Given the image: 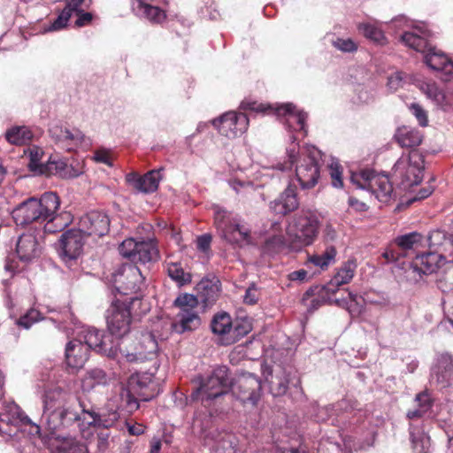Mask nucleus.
<instances>
[{
  "mask_svg": "<svg viewBox=\"0 0 453 453\" xmlns=\"http://www.w3.org/2000/svg\"><path fill=\"white\" fill-rule=\"evenodd\" d=\"M395 138L401 147L412 148L421 143L423 135L416 128L402 127L397 129Z\"/></svg>",
  "mask_w": 453,
  "mask_h": 453,
  "instance_id": "34",
  "label": "nucleus"
},
{
  "mask_svg": "<svg viewBox=\"0 0 453 453\" xmlns=\"http://www.w3.org/2000/svg\"><path fill=\"white\" fill-rule=\"evenodd\" d=\"M350 180L358 188L370 190L382 203H387L391 198L393 186L387 175L376 174L371 170H362L353 173Z\"/></svg>",
  "mask_w": 453,
  "mask_h": 453,
  "instance_id": "10",
  "label": "nucleus"
},
{
  "mask_svg": "<svg viewBox=\"0 0 453 453\" xmlns=\"http://www.w3.org/2000/svg\"><path fill=\"white\" fill-rule=\"evenodd\" d=\"M240 108L244 111H254L257 113H275V108L271 104H265L250 99H245L241 103Z\"/></svg>",
  "mask_w": 453,
  "mask_h": 453,
  "instance_id": "49",
  "label": "nucleus"
},
{
  "mask_svg": "<svg viewBox=\"0 0 453 453\" xmlns=\"http://www.w3.org/2000/svg\"><path fill=\"white\" fill-rule=\"evenodd\" d=\"M81 337L84 340V345L88 346V350L93 349L98 353L108 357L115 356L119 346L114 345L111 336L105 335L103 331L94 327L84 328L81 333Z\"/></svg>",
  "mask_w": 453,
  "mask_h": 453,
  "instance_id": "16",
  "label": "nucleus"
},
{
  "mask_svg": "<svg viewBox=\"0 0 453 453\" xmlns=\"http://www.w3.org/2000/svg\"><path fill=\"white\" fill-rule=\"evenodd\" d=\"M334 45L344 52H352L357 50V44L350 39H337L334 42Z\"/></svg>",
  "mask_w": 453,
  "mask_h": 453,
  "instance_id": "60",
  "label": "nucleus"
},
{
  "mask_svg": "<svg viewBox=\"0 0 453 453\" xmlns=\"http://www.w3.org/2000/svg\"><path fill=\"white\" fill-rule=\"evenodd\" d=\"M72 15L67 10L63 9L58 18L51 23L49 31H58L65 27Z\"/></svg>",
  "mask_w": 453,
  "mask_h": 453,
  "instance_id": "58",
  "label": "nucleus"
},
{
  "mask_svg": "<svg viewBox=\"0 0 453 453\" xmlns=\"http://www.w3.org/2000/svg\"><path fill=\"white\" fill-rule=\"evenodd\" d=\"M143 280L141 270L134 264H123L112 274L115 288L123 295L140 290Z\"/></svg>",
  "mask_w": 453,
  "mask_h": 453,
  "instance_id": "12",
  "label": "nucleus"
},
{
  "mask_svg": "<svg viewBox=\"0 0 453 453\" xmlns=\"http://www.w3.org/2000/svg\"><path fill=\"white\" fill-rule=\"evenodd\" d=\"M159 393V382L150 372L132 374L127 386H121L117 408L133 413L139 409L138 398L150 401Z\"/></svg>",
  "mask_w": 453,
  "mask_h": 453,
  "instance_id": "4",
  "label": "nucleus"
},
{
  "mask_svg": "<svg viewBox=\"0 0 453 453\" xmlns=\"http://www.w3.org/2000/svg\"><path fill=\"white\" fill-rule=\"evenodd\" d=\"M271 383V389L275 395H283L287 391V381L285 380H278L277 382L272 380L270 381Z\"/></svg>",
  "mask_w": 453,
  "mask_h": 453,
  "instance_id": "63",
  "label": "nucleus"
},
{
  "mask_svg": "<svg viewBox=\"0 0 453 453\" xmlns=\"http://www.w3.org/2000/svg\"><path fill=\"white\" fill-rule=\"evenodd\" d=\"M110 434L107 431H102L97 434L96 447L102 453L105 452L111 445Z\"/></svg>",
  "mask_w": 453,
  "mask_h": 453,
  "instance_id": "59",
  "label": "nucleus"
},
{
  "mask_svg": "<svg viewBox=\"0 0 453 453\" xmlns=\"http://www.w3.org/2000/svg\"><path fill=\"white\" fill-rule=\"evenodd\" d=\"M106 319L108 329L112 336L122 338L130 332L131 312L125 302H112L107 310Z\"/></svg>",
  "mask_w": 453,
  "mask_h": 453,
  "instance_id": "13",
  "label": "nucleus"
},
{
  "mask_svg": "<svg viewBox=\"0 0 453 453\" xmlns=\"http://www.w3.org/2000/svg\"><path fill=\"white\" fill-rule=\"evenodd\" d=\"M250 330L249 325L242 324L239 321L233 322L230 334L225 340V345H230L237 342L240 338L246 335Z\"/></svg>",
  "mask_w": 453,
  "mask_h": 453,
  "instance_id": "50",
  "label": "nucleus"
},
{
  "mask_svg": "<svg viewBox=\"0 0 453 453\" xmlns=\"http://www.w3.org/2000/svg\"><path fill=\"white\" fill-rule=\"evenodd\" d=\"M111 379L108 374L100 368L88 370L81 379L83 391H91L98 386H106Z\"/></svg>",
  "mask_w": 453,
  "mask_h": 453,
  "instance_id": "33",
  "label": "nucleus"
},
{
  "mask_svg": "<svg viewBox=\"0 0 453 453\" xmlns=\"http://www.w3.org/2000/svg\"><path fill=\"white\" fill-rule=\"evenodd\" d=\"M196 289L199 293L201 301L205 305L212 304L216 301L219 291V286L208 280H201L198 283Z\"/></svg>",
  "mask_w": 453,
  "mask_h": 453,
  "instance_id": "40",
  "label": "nucleus"
},
{
  "mask_svg": "<svg viewBox=\"0 0 453 453\" xmlns=\"http://www.w3.org/2000/svg\"><path fill=\"white\" fill-rule=\"evenodd\" d=\"M407 79V75L402 72H395L388 78V89L392 91H396L400 88L403 86L405 81Z\"/></svg>",
  "mask_w": 453,
  "mask_h": 453,
  "instance_id": "55",
  "label": "nucleus"
},
{
  "mask_svg": "<svg viewBox=\"0 0 453 453\" xmlns=\"http://www.w3.org/2000/svg\"><path fill=\"white\" fill-rule=\"evenodd\" d=\"M19 424L11 421H4L0 418V434L4 437H13L19 430Z\"/></svg>",
  "mask_w": 453,
  "mask_h": 453,
  "instance_id": "56",
  "label": "nucleus"
},
{
  "mask_svg": "<svg viewBox=\"0 0 453 453\" xmlns=\"http://www.w3.org/2000/svg\"><path fill=\"white\" fill-rule=\"evenodd\" d=\"M198 303V297L192 294H182L174 300V305L180 309L172 323L174 332L195 331L201 326V319L196 311Z\"/></svg>",
  "mask_w": 453,
  "mask_h": 453,
  "instance_id": "8",
  "label": "nucleus"
},
{
  "mask_svg": "<svg viewBox=\"0 0 453 453\" xmlns=\"http://www.w3.org/2000/svg\"><path fill=\"white\" fill-rule=\"evenodd\" d=\"M431 378L443 388L453 382V355L442 353L437 357Z\"/></svg>",
  "mask_w": 453,
  "mask_h": 453,
  "instance_id": "22",
  "label": "nucleus"
},
{
  "mask_svg": "<svg viewBox=\"0 0 453 453\" xmlns=\"http://www.w3.org/2000/svg\"><path fill=\"white\" fill-rule=\"evenodd\" d=\"M356 268L357 264L354 260L345 262L328 283L327 289L332 290V288H338L350 282L354 277Z\"/></svg>",
  "mask_w": 453,
  "mask_h": 453,
  "instance_id": "36",
  "label": "nucleus"
},
{
  "mask_svg": "<svg viewBox=\"0 0 453 453\" xmlns=\"http://www.w3.org/2000/svg\"><path fill=\"white\" fill-rule=\"evenodd\" d=\"M429 36V31L416 27L411 32H405L402 35V41L406 46L424 53L425 62L431 69L441 72L446 75L452 74L453 62L445 54L430 45Z\"/></svg>",
  "mask_w": 453,
  "mask_h": 453,
  "instance_id": "5",
  "label": "nucleus"
},
{
  "mask_svg": "<svg viewBox=\"0 0 453 453\" xmlns=\"http://www.w3.org/2000/svg\"><path fill=\"white\" fill-rule=\"evenodd\" d=\"M160 180L159 171H150L140 176L130 173L126 176L127 182L139 192L150 193L157 190Z\"/></svg>",
  "mask_w": 453,
  "mask_h": 453,
  "instance_id": "27",
  "label": "nucleus"
},
{
  "mask_svg": "<svg viewBox=\"0 0 453 453\" xmlns=\"http://www.w3.org/2000/svg\"><path fill=\"white\" fill-rule=\"evenodd\" d=\"M134 262L148 263L158 259V250L153 241L140 242Z\"/></svg>",
  "mask_w": 453,
  "mask_h": 453,
  "instance_id": "38",
  "label": "nucleus"
},
{
  "mask_svg": "<svg viewBox=\"0 0 453 453\" xmlns=\"http://www.w3.org/2000/svg\"><path fill=\"white\" fill-rule=\"evenodd\" d=\"M221 238L231 244L248 245L251 242L250 229L240 224L238 219L233 226H230L227 231H225Z\"/></svg>",
  "mask_w": 453,
  "mask_h": 453,
  "instance_id": "32",
  "label": "nucleus"
},
{
  "mask_svg": "<svg viewBox=\"0 0 453 453\" xmlns=\"http://www.w3.org/2000/svg\"><path fill=\"white\" fill-rule=\"evenodd\" d=\"M424 159L417 150L403 155L393 166V175L404 188L418 185L423 179Z\"/></svg>",
  "mask_w": 453,
  "mask_h": 453,
  "instance_id": "9",
  "label": "nucleus"
},
{
  "mask_svg": "<svg viewBox=\"0 0 453 453\" xmlns=\"http://www.w3.org/2000/svg\"><path fill=\"white\" fill-rule=\"evenodd\" d=\"M422 92L443 111L453 110V93L441 91L435 83H424Z\"/></svg>",
  "mask_w": 453,
  "mask_h": 453,
  "instance_id": "30",
  "label": "nucleus"
},
{
  "mask_svg": "<svg viewBox=\"0 0 453 453\" xmlns=\"http://www.w3.org/2000/svg\"><path fill=\"white\" fill-rule=\"evenodd\" d=\"M422 242V235L418 232H411L395 239V246L388 248L383 257L388 262H396L401 257H406L416 249Z\"/></svg>",
  "mask_w": 453,
  "mask_h": 453,
  "instance_id": "19",
  "label": "nucleus"
},
{
  "mask_svg": "<svg viewBox=\"0 0 453 453\" xmlns=\"http://www.w3.org/2000/svg\"><path fill=\"white\" fill-rule=\"evenodd\" d=\"M212 125L221 134L228 138H235L248 129L249 118L242 112L229 111L214 119Z\"/></svg>",
  "mask_w": 453,
  "mask_h": 453,
  "instance_id": "15",
  "label": "nucleus"
},
{
  "mask_svg": "<svg viewBox=\"0 0 453 453\" xmlns=\"http://www.w3.org/2000/svg\"><path fill=\"white\" fill-rule=\"evenodd\" d=\"M239 389L242 401L252 403L257 402L260 396L261 381L250 373L242 375L234 385Z\"/></svg>",
  "mask_w": 453,
  "mask_h": 453,
  "instance_id": "28",
  "label": "nucleus"
},
{
  "mask_svg": "<svg viewBox=\"0 0 453 453\" xmlns=\"http://www.w3.org/2000/svg\"><path fill=\"white\" fill-rule=\"evenodd\" d=\"M211 209L213 211L214 226L216 227L220 237H222L225 234V231H227L230 226H233L238 220V219L234 217L232 212L219 205H213Z\"/></svg>",
  "mask_w": 453,
  "mask_h": 453,
  "instance_id": "35",
  "label": "nucleus"
},
{
  "mask_svg": "<svg viewBox=\"0 0 453 453\" xmlns=\"http://www.w3.org/2000/svg\"><path fill=\"white\" fill-rule=\"evenodd\" d=\"M211 234H202L196 239V247L200 251L206 253L211 248Z\"/></svg>",
  "mask_w": 453,
  "mask_h": 453,
  "instance_id": "62",
  "label": "nucleus"
},
{
  "mask_svg": "<svg viewBox=\"0 0 453 453\" xmlns=\"http://www.w3.org/2000/svg\"><path fill=\"white\" fill-rule=\"evenodd\" d=\"M51 453H86L84 447L71 436H53L48 441Z\"/></svg>",
  "mask_w": 453,
  "mask_h": 453,
  "instance_id": "31",
  "label": "nucleus"
},
{
  "mask_svg": "<svg viewBox=\"0 0 453 453\" xmlns=\"http://www.w3.org/2000/svg\"><path fill=\"white\" fill-rule=\"evenodd\" d=\"M234 436L226 432L211 429L204 435L205 444L211 447L213 453H234Z\"/></svg>",
  "mask_w": 453,
  "mask_h": 453,
  "instance_id": "26",
  "label": "nucleus"
},
{
  "mask_svg": "<svg viewBox=\"0 0 453 453\" xmlns=\"http://www.w3.org/2000/svg\"><path fill=\"white\" fill-rule=\"evenodd\" d=\"M120 354L126 357L128 362H144L156 357L158 346L155 336L150 333H144L141 335L139 342L134 349H129L124 342L119 345Z\"/></svg>",
  "mask_w": 453,
  "mask_h": 453,
  "instance_id": "14",
  "label": "nucleus"
},
{
  "mask_svg": "<svg viewBox=\"0 0 453 453\" xmlns=\"http://www.w3.org/2000/svg\"><path fill=\"white\" fill-rule=\"evenodd\" d=\"M167 273L179 285L183 286L191 281V275L185 273L180 263H168Z\"/></svg>",
  "mask_w": 453,
  "mask_h": 453,
  "instance_id": "46",
  "label": "nucleus"
},
{
  "mask_svg": "<svg viewBox=\"0 0 453 453\" xmlns=\"http://www.w3.org/2000/svg\"><path fill=\"white\" fill-rule=\"evenodd\" d=\"M291 138L292 144L287 149L288 161L279 163L275 167L280 171H286L291 169L296 164V178L301 188L311 189L320 179V166L318 160L319 152L316 150H306L300 154L299 145L295 143L296 138L295 136Z\"/></svg>",
  "mask_w": 453,
  "mask_h": 453,
  "instance_id": "3",
  "label": "nucleus"
},
{
  "mask_svg": "<svg viewBox=\"0 0 453 453\" xmlns=\"http://www.w3.org/2000/svg\"><path fill=\"white\" fill-rule=\"evenodd\" d=\"M449 239V234L445 231L440 229L433 230L428 235L429 247L447 252Z\"/></svg>",
  "mask_w": 453,
  "mask_h": 453,
  "instance_id": "45",
  "label": "nucleus"
},
{
  "mask_svg": "<svg viewBox=\"0 0 453 453\" xmlns=\"http://www.w3.org/2000/svg\"><path fill=\"white\" fill-rule=\"evenodd\" d=\"M299 206L296 196V188L288 185L278 198L270 203V209L277 215L285 216Z\"/></svg>",
  "mask_w": 453,
  "mask_h": 453,
  "instance_id": "24",
  "label": "nucleus"
},
{
  "mask_svg": "<svg viewBox=\"0 0 453 453\" xmlns=\"http://www.w3.org/2000/svg\"><path fill=\"white\" fill-rule=\"evenodd\" d=\"M40 319V312L37 310L30 309L26 314L21 316L17 324L26 329H28L34 323Z\"/></svg>",
  "mask_w": 453,
  "mask_h": 453,
  "instance_id": "54",
  "label": "nucleus"
},
{
  "mask_svg": "<svg viewBox=\"0 0 453 453\" xmlns=\"http://www.w3.org/2000/svg\"><path fill=\"white\" fill-rule=\"evenodd\" d=\"M358 29L363 35L374 42H381L384 39L382 31L372 24L359 25Z\"/></svg>",
  "mask_w": 453,
  "mask_h": 453,
  "instance_id": "52",
  "label": "nucleus"
},
{
  "mask_svg": "<svg viewBox=\"0 0 453 453\" xmlns=\"http://www.w3.org/2000/svg\"><path fill=\"white\" fill-rule=\"evenodd\" d=\"M88 346L84 345L81 340L73 339L65 346V360L70 368H82L88 359Z\"/></svg>",
  "mask_w": 453,
  "mask_h": 453,
  "instance_id": "23",
  "label": "nucleus"
},
{
  "mask_svg": "<svg viewBox=\"0 0 453 453\" xmlns=\"http://www.w3.org/2000/svg\"><path fill=\"white\" fill-rule=\"evenodd\" d=\"M408 108L421 127H426L428 125L427 112L420 104L412 103Z\"/></svg>",
  "mask_w": 453,
  "mask_h": 453,
  "instance_id": "53",
  "label": "nucleus"
},
{
  "mask_svg": "<svg viewBox=\"0 0 453 453\" xmlns=\"http://www.w3.org/2000/svg\"><path fill=\"white\" fill-rule=\"evenodd\" d=\"M258 291L254 284L249 287L243 296V301L247 304H255L258 300Z\"/></svg>",
  "mask_w": 453,
  "mask_h": 453,
  "instance_id": "61",
  "label": "nucleus"
},
{
  "mask_svg": "<svg viewBox=\"0 0 453 453\" xmlns=\"http://www.w3.org/2000/svg\"><path fill=\"white\" fill-rule=\"evenodd\" d=\"M60 200L54 192H45L40 199L28 198L18 205L12 211V218L18 226H27L33 222L43 223L47 233L57 232L54 222L58 219L57 211Z\"/></svg>",
  "mask_w": 453,
  "mask_h": 453,
  "instance_id": "2",
  "label": "nucleus"
},
{
  "mask_svg": "<svg viewBox=\"0 0 453 453\" xmlns=\"http://www.w3.org/2000/svg\"><path fill=\"white\" fill-rule=\"evenodd\" d=\"M319 228L318 217L311 211L296 214L287 228L288 237L295 249L309 246L316 240Z\"/></svg>",
  "mask_w": 453,
  "mask_h": 453,
  "instance_id": "6",
  "label": "nucleus"
},
{
  "mask_svg": "<svg viewBox=\"0 0 453 453\" xmlns=\"http://www.w3.org/2000/svg\"><path fill=\"white\" fill-rule=\"evenodd\" d=\"M110 219L103 211H92L83 215L79 221V229L88 236L101 237L109 232Z\"/></svg>",
  "mask_w": 453,
  "mask_h": 453,
  "instance_id": "18",
  "label": "nucleus"
},
{
  "mask_svg": "<svg viewBox=\"0 0 453 453\" xmlns=\"http://www.w3.org/2000/svg\"><path fill=\"white\" fill-rule=\"evenodd\" d=\"M275 114L286 118V125L290 130L303 131L306 134L305 121L307 113L297 111L293 104H284L275 108Z\"/></svg>",
  "mask_w": 453,
  "mask_h": 453,
  "instance_id": "25",
  "label": "nucleus"
},
{
  "mask_svg": "<svg viewBox=\"0 0 453 453\" xmlns=\"http://www.w3.org/2000/svg\"><path fill=\"white\" fill-rule=\"evenodd\" d=\"M43 151L38 147L28 149L29 162L27 166L31 172L40 174L45 173V165L40 163Z\"/></svg>",
  "mask_w": 453,
  "mask_h": 453,
  "instance_id": "47",
  "label": "nucleus"
},
{
  "mask_svg": "<svg viewBox=\"0 0 453 453\" xmlns=\"http://www.w3.org/2000/svg\"><path fill=\"white\" fill-rule=\"evenodd\" d=\"M49 134L58 146L67 151L75 150L85 141V135L80 130H69L59 124H52Z\"/></svg>",
  "mask_w": 453,
  "mask_h": 453,
  "instance_id": "20",
  "label": "nucleus"
},
{
  "mask_svg": "<svg viewBox=\"0 0 453 453\" xmlns=\"http://www.w3.org/2000/svg\"><path fill=\"white\" fill-rule=\"evenodd\" d=\"M44 174H55L62 178L69 177V166L65 159H53L50 157L45 164Z\"/></svg>",
  "mask_w": 453,
  "mask_h": 453,
  "instance_id": "44",
  "label": "nucleus"
},
{
  "mask_svg": "<svg viewBox=\"0 0 453 453\" xmlns=\"http://www.w3.org/2000/svg\"><path fill=\"white\" fill-rule=\"evenodd\" d=\"M233 386L228 374V368L225 365L218 366L206 380H202L200 387L192 393L194 400H200L204 406L210 402L226 394Z\"/></svg>",
  "mask_w": 453,
  "mask_h": 453,
  "instance_id": "7",
  "label": "nucleus"
},
{
  "mask_svg": "<svg viewBox=\"0 0 453 453\" xmlns=\"http://www.w3.org/2000/svg\"><path fill=\"white\" fill-rule=\"evenodd\" d=\"M139 242L133 238L122 242L119 247V254L134 262Z\"/></svg>",
  "mask_w": 453,
  "mask_h": 453,
  "instance_id": "51",
  "label": "nucleus"
},
{
  "mask_svg": "<svg viewBox=\"0 0 453 453\" xmlns=\"http://www.w3.org/2000/svg\"><path fill=\"white\" fill-rule=\"evenodd\" d=\"M84 234L78 229H70L62 234L59 239V255L67 262L77 259L83 250Z\"/></svg>",
  "mask_w": 453,
  "mask_h": 453,
  "instance_id": "17",
  "label": "nucleus"
},
{
  "mask_svg": "<svg viewBox=\"0 0 453 453\" xmlns=\"http://www.w3.org/2000/svg\"><path fill=\"white\" fill-rule=\"evenodd\" d=\"M416 408L407 413L409 418H420L426 414L432 407L433 400L428 392L424 391L418 394L415 397Z\"/></svg>",
  "mask_w": 453,
  "mask_h": 453,
  "instance_id": "41",
  "label": "nucleus"
},
{
  "mask_svg": "<svg viewBox=\"0 0 453 453\" xmlns=\"http://www.w3.org/2000/svg\"><path fill=\"white\" fill-rule=\"evenodd\" d=\"M232 319L226 312H220L216 314L211 321V330L215 334L222 337V342L225 344V340L229 336L232 327Z\"/></svg>",
  "mask_w": 453,
  "mask_h": 453,
  "instance_id": "37",
  "label": "nucleus"
},
{
  "mask_svg": "<svg viewBox=\"0 0 453 453\" xmlns=\"http://www.w3.org/2000/svg\"><path fill=\"white\" fill-rule=\"evenodd\" d=\"M336 254L337 252L334 246H327L321 254L311 256L308 261L321 270H325L331 264L334 263Z\"/></svg>",
  "mask_w": 453,
  "mask_h": 453,
  "instance_id": "42",
  "label": "nucleus"
},
{
  "mask_svg": "<svg viewBox=\"0 0 453 453\" xmlns=\"http://www.w3.org/2000/svg\"><path fill=\"white\" fill-rule=\"evenodd\" d=\"M448 262L446 257L437 251L417 255L406 270V274L413 281H418L423 275L438 273Z\"/></svg>",
  "mask_w": 453,
  "mask_h": 453,
  "instance_id": "11",
  "label": "nucleus"
},
{
  "mask_svg": "<svg viewBox=\"0 0 453 453\" xmlns=\"http://www.w3.org/2000/svg\"><path fill=\"white\" fill-rule=\"evenodd\" d=\"M16 252L20 261L29 263L41 252L37 239L32 234H22L16 245Z\"/></svg>",
  "mask_w": 453,
  "mask_h": 453,
  "instance_id": "29",
  "label": "nucleus"
},
{
  "mask_svg": "<svg viewBox=\"0 0 453 453\" xmlns=\"http://www.w3.org/2000/svg\"><path fill=\"white\" fill-rule=\"evenodd\" d=\"M338 407L340 410L344 411H352L357 409V401L351 399H342L338 403Z\"/></svg>",
  "mask_w": 453,
  "mask_h": 453,
  "instance_id": "64",
  "label": "nucleus"
},
{
  "mask_svg": "<svg viewBox=\"0 0 453 453\" xmlns=\"http://www.w3.org/2000/svg\"><path fill=\"white\" fill-rule=\"evenodd\" d=\"M412 449L415 453H428L431 443L430 438L423 432L411 433Z\"/></svg>",
  "mask_w": 453,
  "mask_h": 453,
  "instance_id": "48",
  "label": "nucleus"
},
{
  "mask_svg": "<svg viewBox=\"0 0 453 453\" xmlns=\"http://www.w3.org/2000/svg\"><path fill=\"white\" fill-rule=\"evenodd\" d=\"M159 4L146 0H133L132 11L140 19H146L154 24H160L166 19L165 11Z\"/></svg>",
  "mask_w": 453,
  "mask_h": 453,
  "instance_id": "21",
  "label": "nucleus"
},
{
  "mask_svg": "<svg viewBox=\"0 0 453 453\" xmlns=\"http://www.w3.org/2000/svg\"><path fill=\"white\" fill-rule=\"evenodd\" d=\"M0 418H3L4 421H11L19 425L30 423L29 418L15 403L7 406L6 410L0 413Z\"/></svg>",
  "mask_w": 453,
  "mask_h": 453,
  "instance_id": "43",
  "label": "nucleus"
},
{
  "mask_svg": "<svg viewBox=\"0 0 453 453\" xmlns=\"http://www.w3.org/2000/svg\"><path fill=\"white\" fill-rule=\"evenodd\" d=\"M5 138L11 144L21 146L31 142L33 133L27 127L17 126L6 131Z\"/></svg>",
  "mask_w": 453,
  "mask_h": 453,
  "instance_id": "39",
  "label": "nucleus"
},
{
  "mask_svg": "<svg viewBox=\"0 0 453 453\" xmlns=\"http://www.w3.org/2000/svg\"><path fill=\"white\" fill-rule=\"evenodd\" d=\"M329 169L333 186L334 188H342L343 186V182L342 179V171L340 164L336 161H333Z\"/></svg>",
  "mask_w": 453,
  "mask_h": 453,
  "instance_id": "57",
  "label": "nucleus"
},
{
  "mask_svg": "<svg viewBox=\"0 0 453 453\" xmlns=\"http://www.w3.org/2000/svg\"><path fill=\"white\" fill-rule=\"evenodd\" d=\"M43 411L42 422L46 426L50 435L45 441L48 446L49 440L53 436H65L61 431L73 426L81 419L79 406L84 414H88L91 420L89 425H97L105 428L112 426L119 418V413L113 411L105 415L97 413L93 408L87 409L84 403L75 399L60 388H54L45 392L42 397Z\"/></svg>",
  "mask_w": 453,
  "mask_h": 453,
  "instance_id": "1",
  "label": "nucleus"
}]
</instances>
